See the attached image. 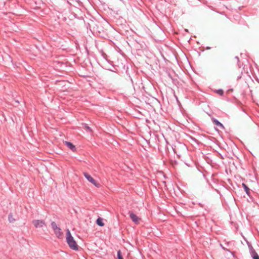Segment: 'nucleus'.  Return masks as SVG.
<instances>
[{
  "label": "nucleus",
  "instance_id": "obj_15",
  "mask_svg": "<svg viewBox=\"0 0 259 259\" xmlns=\"http://www.w3.org/2000/svg\"><path fill=\"white\" fill-rule=\"evenodd\" d=\"M216 93L220 95V96H223L224 94V91L222 89L218 90L216 91Z\"/></svg>",
  "mask_w": 259,
  "mask_h": 259
},
{
  "label": "nucleus",
  "instance_id": "obj_8",
  "mask_svg": "<svg viewBox=\"0 0 259 259\" xmlns=\"http://www.w3.org/2000/svg\"><path fill=\"white\" fill-rule=\"evenodd\" d=\"M242 187H243L244 191H245L246 193L248 196H250V189H249V188L244 183H242Z\"/></svg>",
  "mask_w": 259,
  "mask_h": 259
},
{
  "label": "nucleus",
  "instance_id": "obj_14",
  "mask_svg": "<svg viewBox=\"0 0 259 259\" xmlns=\"http://www.w3.org/2000/svg\"><path fill=\"white\" fill-rule=\"evenodd\" d=\"M117 258L118 259H123V257L122 256V255H121V251L120 250H118L117 251Z\"/></svg>",
  "mask_w": 259,
  "mask_h": 259
},
{
  "label": "nucleus",
  "instance_id": "obj_7",
  "mask_svg": "<svg viewBox=\"0 0 259 259\" xmlns=\"http://www.w3.org/2000/svg\"><path fill=\"white\" fill-rule=\"evenodd\" d=\"M212 122L215 125H216L217 126L219 127L221 129H222V130L225 129V127L223 125V124L221 122H220L218 120H217V119L213 118Z\"/></svg>",
  "mask_w": 259,
  "mask_h": 259
},
{
  "label": "nucleus",
  "instance_id": "obj_17",
  "mask_svg": "<svg viewBox=\"0 0 259 259\" xmlns=\"http://www.w3.org/2000/svg\"><path fill=\"white\" fill-rule=\"evenodd\" d=\"M163 183L164 184H165V183H166L165 181H163Z\"/></svg>",
  "mask_w": 259,
  "mask_h": 259
},
{
  "label": "nucleus",
  "instance_id": "obj_1",
  "mask_svg": "<svg viewBox=\"0 0 259 259\" xmlns=\"http://www.w3.org/2000/svg\"><path fill=\"white\" fill-rule=\"evenodd\" d=\"M66 242L71 249L76 251L78 250L77 243L72 237L69 229H67L66 232Z\"/></svg>",
  "mask_w": 259,
  "mask_h": 259
},
{
  "label": "nucleus",
  "instance_id": "obj_10",
  "mask_svg": "<svg viewBox=\"0 0 259 259\" xmlns=\"http://www.w3.org/2000/svg\"><path fill=\"white\" fill-rule=\"evenodd\" d=\"M51 227H52V229H53V230H60V228L58 227L57 226L56 223L55 222H52L51 223Z\"/></svg>",
  "mask_w": 259,
  "mask_h": 259
},
{
  "label": "nucleus",
  "instance_id": "obj_5",
  "mask_svg": "<svg viewBox=\"0 0 259 259\" xmlns=\"http://www.w3.org/2000/svg\"><path fill=\"white\" fill-rule=\"evenodd\" d=\"M249 251L253 259H259V255L252 246L249 247Z\"/></svg>",
  "mask_w": 259,
  "mask_h": 259
},
{
  "label": "nucleus",
  "instance_id": "obj_3",
  "mask_svg": "<svg viewBox=\"0 0 259 259\" xmlns=\"http://www.w3.org/2000/svg\"><path fill=\"white\" fill-rule=\"evenodd\" d=\"M32 224L36 228H42L46 226L45 221L42 220H34L32 221Z\"/></svg>",
  "mask_w": 259,
  "mask_h": 259
},
{
  "label": "nucleus",
  "instance_id": "obj_16",
  "mask_svg": "<svg viewBox=\"0 0 259 259\" xmlns=\"http://www.w3.org/2000/svg\"><path fill=\"white\" fill-rule=\"evenodd\" d=\"M235 59L237 60L238 61H239V58L237 56L235 57Z\"/></svg>",
  "mask_w": 259,
  "mask_h": 259
},
{
  "label": "nucleus",
  "instance_id": "obj_12",
  "mask_svg": "<svg viewBox=\"0 0 259 259\" xmlns=\"http://www.w3.org/2000/svg\"><path fill=\"white\" fill-rule=\"evenodd\" d=\"M54 231L55 234L57 236V237L59 238L61 236L62 233L61 231V229L59 230H54Z\"/></svg>",
  "mask_w": 259,
  "mask_h": 259
},
{
  "label": "nucleus",
  "instance_id": "obj_13",
  "mask_svg": "<svg viewBox=\"0 0 259 259\" xmlns=\"http://www.w3.org/2000/svg\"><path fill=\"white\" fill-rule=\"evenodd\" d=\"M83 125H84V129L86 131L90 132L92 131L91 127H89L87 124L84 123V124H83Z\"/></svg>",
  "mask_w": 259,
  "mask_h": 259
},
{
  "label": "nucleus",
  "instance_id": "obj_2",
  "mask_svg": "<svg viewBox=\"0 0 259 259\" xmlns=\"http://www.w3.org/2000/svg\"><path fill=\"white\" fill-rule=\"evenodd\" d=\"M83 176L84 177L91 183L93 185H94L95 187L97 188H100L101 187V185L98 183L91 175H90L87 172H83Z\"/></svg>",
  "mask_w": 259,
  "mask_h": 259
},
{
  "label": "nucleus",
  "instance_id": "obj_11",
  "mask_svg": "<svg viewBox=\"0 0 259 259\" xmlns=\"http://www.w3.org/2000/svg\"><path fill=\"white\" fill-rule=\"evenodd\" d=\"M8 220L10 223H13L15 221V219L13 218L12 213H10L8 216Z\"/></svg>",
  "mask_w": 259,
  "mask_h": 259
},
{
  "label": "nucleus",
  "instance_id": "obj_9",
  "mask_svg": "<svg viewBox=\"0 0 259 259\" xmlns=\"http://www.w3.org/2000/svg\"><path fill=\"white\" fill-rule=\"evenodd\" d=\"M96 223L98 226L100 227H103L104 226V224L103 222V219L101 218H99L97 219L96 221Z\"/></svg>",
  "mask_w": 259,
  "mask_h": 259
},
{
  "label": "nucleus",
  "instance_id": "obj_4",
  "mask_svg": "<svg viewBox=\"0 0 259 259\" xmlns=\"http://www.w3.org/2000/svg\"><path fill=\"white\" fill-rule=\"evenodd\" d=\"M129 215L131 220L135 224H138L139 223V221L140 219L135 214L133 211H129L128 212Z\"/></svg>",
  "mask_w": 259,
  "mask_h": 259
},
{
  "label": "nucleus",
  "instance_id": "obj_6",
  "mask_svg": "<svg viewBox=\"0 0 259 259\" xmlns=\"http://www.w3.org/2000/svg\"><path fill=\"white\" fill-rule=\"evenodd\" d=\"M65 145L72 151L74 152L76 151L75 146L71 142L68 141L64 142Z\"/></svg>",
  "mask_w": 259,
  "mask_h": 259
}]
</instances>
